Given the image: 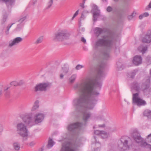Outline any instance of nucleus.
I'll return each instance as SVG.
<instances>
[{"instance_id":"4be33fe9","label":"nucleus","mask_w":151,"mask_h":151,"mask_svg":"<svg viewBox=\"0 0 151 151\" xmlns=\"http://www.w3.org/2000/svg\"><path fill=\"white\" fill-rule=\"evenodd\" d=\"M138 50L140 51L142 54H144L147 50V47L146 46H143L142 45L140 46L138 48Z\"/></svg>"},{"instance_id":"e433bc0d","label":"nucleus","mask_w":151,"mask_h":151,"mask_svg":"<svg viewBox=\"0 0 151 151\" xmlns=\"http://www.w3.org/2000/svg\"><path fill=\"white\" fill-rule=\"evenodd\" d=\"M9 87H8L6 88V89H4V91L5 93V94L7 95H9V94L10 92L9 91L7 90L9 88Z\"/></svg>"},{"instance_id":"ea45409f","label":"nucleus","mask_w":151,"mask_h":151,"mask_svg":"<svg viewBox=\"0 0 151 151\" xmlns=\"http://www.w3.org/2000/svg\"><path fill=\"white\" fill-rule=\"evenodd\" d=\"M112 8L110 6H108L106 9V11L108 12H110L112 10Z\"/></svg>"},{"instance_id":"f03ea898","label":"nucleus","mask_w":151,"mask_h":151,"mask_svg":"<svg viewBox=\"0 0 151 151\" xmlns=\"http://www.w3.org/2000/svg\"><path fill=\"white\" fill-rule=\"evenodd\" d=\"M94 32L97 37L102 34L107 33L102 36L101 38L98 39L95 42L93 45V50H97L99 47H104L110 48L112 47L113 44V37L106 28L96 27L95 28Z\"/></svg>"},{"instance_id":"58836bf2","label":"nucleus","mask_w":151,"mask_h":151,"mask_svg":"<svg viewBox=\"0 0 151 151\" xmlns=\"http://www.w3.org/2000/svg\"><path fill=\"white\" fill-rule=\"evenodd\" d=\"M79 12V10L77 11L74 14L73 17H72L71 20H72L73 19L78 15Z\"/></svg>"},{"instance_id":"603ef678","label":"nucleus","mask_w":151,"mask_h":151,"mask_svg":"<svg viewBox=\"0 0 151 151\" xmlns=\"http://www.w3.org/2000/svg\"><path fill=\"white\" fill-rule=\"evenodd\" d=\"M64 75L62 73H61L60 75V79H63V78Z\"/></svg>"},{"instance_id":"6e6552de","label":"nucleus","mask_w":151,"mask_h":151,"mask_svg":"<svg viewBox=\"0 0 151 151\" xmlns=\"http://www.w3.org/2000/svg\"><path fill=\"white\" fill-rule=\"evenodd\" d=\"M26 124L21 122L18 123L16 126L17 131L18 134L23 137H27L28 135V131Z\"/></svg>"},{"instance_id":"39448f33","label":"nucleus","mask_w":151,"mask_h":151,"mask_svg":"<svg viewBox=\"0 0 151 151\" xmlns=\"http://www.w3.org/2000/svg\"><path fill=\"white\" fill-rule=\"evenodd\" d=\"M130 135L134 141L141 147L149 148L151 149V145L144 141L143 138L141 137L137 130H132L130 132Z\"/></svg>"},{"instance_id":"4d7b16f0","label":"nucleus","mask_w":151,"mask_h":151,"mask_svg":"<svg viewBox=\"0 0 151 151\" xmlns=\"http://www.w3.org/2000/svg\"><path fill=\"white\" fill-rule=\"evenodd\" d=\"M83 17H84V15H83V14H82L81 15V18H83Z\"/></svg>"},{"instance_id":"6ab92c4d","label":"nucleus","mask_w":151,"mask_h":151,"mask_svg":"<svg viewBox=\"0 0 151 151\" xmlns=\"http://www.w3.org/2000/svg\"><path fill=\"white\" fill-rule=\"evenodd\" d=\"M12 146L13 148L16 151H18L19 150L20 145L19 142H14L13 143Z\"/></svg>"},{"instance_id":"8fccbe9b","label":"nucleus","mask_w":151,"mask_h":151,"mask_svg":"<svg viewBox=\"0 0 151 151\" xmlns=\"http://www.w3.org/2000/svg\"><path fill=\"white\" fill-rule=\"evenodd\" d=\"M35 144V143L34 142H32L29 143V145L31 146H32Z\"/></svg>"},{"instance_id":"b1692460","label":"nucleus","mask_w":151,"mask_h":151,"mask_svg":"<svg viewBox=\"0 0 151 151\" xmlns=\"http://www.w3.org/2000/svg\"><path fill=\"white\" fill-rule=\"evenodd\" d=\"M137 72V70H135L132 71L131 72L128 74V77L132 78H134Z\"/></svg>"},{"instance_id":"c85d7f7f","label":"nucleus","mask_w":151,"mask_h":151,"mask_svg":"<svg viewBox=\"0 0 151 151\" xmlns=\"http://www.w3.org/2000/svg\"><path fill=\"white\" fill-rule=\"evenodd\" d=\"M7 18V14H6L3 15V18L1 21V24H3L5 23L6 20Z\"/></svg>"},{"instance_id":"09e8293b","label":"nucleus","mask_w":151,"mask_h":151,"mask_svg":"<svg viewBox=\"0 0 151 151\" xmlns=\"http://www.w3.org/2000/svg\"><path fill=\"white\" fill-rule=\"evenodd\" d=\"M142 14H143L144 17H147L149 15L148 13L147 12H145Z\"/></svg>"},{"instance_id":"864d4df0","label":"nucleus","mask_w":151,"mask_h":151,"mask_svg":"<svg viewBox=\"0 0 151 151\" xmlns=\"http://www.w3.org/2000/svg\"><path fill=\"white\" fill-rule=\"evenodd\" d=\"M99 127H104L105 126V124H103L102 125H99Z\"/></svg>"},{"instance_id":"c9c22d12","label":"nucleus","mask_w":151,"mask_h":151,"mask_svg":"<svg viewBox=\"0 0 151 151\" xmlns=\"http://www.w3.org/2000/svg\"><path fill=\"white\" fill-rule=\"evenodd\" d=\"M84 67V66L83 65L78 64L76 66L75 68L76 70H78L82 68H83Z\"/></svg>"},{"instance_id":"9b49d317","label":"nucleus","mask_w":151,"mask_h":151,"mask_svg":"<svg viewBox=\"0 0 151 151\" xmlns=\"http://www.w3.org/2000/svg\"><path fill=\"white\" fill-rule=\"evenodd\" d=\"M22 38L20 37H17L13 40L9 41L8 46L12 47V46L18 44L22 41Z\"/></svg>"},{"instance_id":"7ed1b4c3","label":"nucleus","mask_w":151,"mask_h":151,"mask_svg":"<svg viewBox=\"0 0 151 151\" xmlns=\"http://www.w3.org/2000/svg\"><path fill=\"white\" fill-rule=\"evenodd\" d=\"M44 117V114L41 113L33 115V113L31 112L23 114L21 116L23 122L30 127L42 122Z\"/></svg>"},{"instance_id":"49530a36","label":"nucleus","mask_w":151,"mask_h":151,"mask_svg":"<svg viewBox=\"0 0 151 151\" xmlns=\"http://www.w3.org/2000/svg\"><path fill=\"white\" fill-rule=\"evenodd\" d=\"M81 40L82 42L84 43H85L86 42V39L83 37H81Z\"/></svg>"},{"instance_id":"ddd939ff","label":"nucleus","mask_w":151,"mask_h":151,"mask_svg":"<svg viewBox=\"0 0 151 151\" xmlns=\"http://www.w3.org/2000/svg\"><path fill=\"white\" fill-rule=\"evenodd\" d=\"M5 3L8 9L10 10L13 5H14L15 0H0Z\"/></svg>"},{"instance_id":"a18cd8bd","label":"nucleus","mask_w":151,"mask_h":151,"mask_svg":"<svg viewBox=\"0 0 151 151\" xmlns=\"http://www.w3.org/2000/svg\"><path fill=\"white\" fill-rule=\"evenodd\" d=\"M147 138L148 141L151 142V133L147 136Z\"/></svg>"},{"instance_id":"052dcab7","label":"nucleus","mask_w":151,"mask_h":151,"mask_svg":"<svg viewBox=\"0 0 151 151\" xmlns=\"http://www.w3.org/2000/svg\"><path fill=\"white\" fill-rule=\"evenodd\" d=\"M86 0H83V2H84V3H85V1H86Z\"/></svg>"},{"instance_id":"5fc2aeb1","label":"nucleus","mask_w":151,"mask_h":151,"mask_svg":"<svg viewBox=\"0 0 151 151\" xmlns=\"http://www.w3.org/2000/svg\"><path fill=\"white\" fill-rule=\"evenodd\" d=\"M148 7L150 9L151 8V1L150 2L149 4L148 5Z\"/></svg>"},{"instance_id":"c756f323","label":"nucleus","mask_w":151,"mask_h":151,"mask_svg":"<svg viewBox=\"0 0 151 151\" xmlns=\"http://www.w3.org/2000/svg\"><path fill=\"white\" fill-rule=\"evenodd\" d=\"M104 58L105 59H107L109 56V51H105L103 52Z\"/></svg>"},{"instance_id":"680f3d73","label":"nucleus","mask_w":151,"mask_h":151,"mask_svg":"<svg viewBox=\"0 0 151 151\" xmlns=\"http://www.w3.org/2000/svg\"><path fill=\"white\" fill-rule=\"evenodd\" d=\"M115 1H117L118 0H114Z\"/></svg>"},{"instance_id":"4468645a","label":"nucleus","mask_w":151,"mask_h":151,"mask_svg":"<svg viewBox=\"0 0 151 151\" xmlns=\"http://www.w3.org/2000/svg\"><path fill=\"white\" fill-rule=\"evenodd\" d=\"M142 58L140 56L136 55L134 57L133 62L135 65H138L142 63Z\"/></svg>"},{"instance_id":"13d9d810","label":"nucleus","mask_w":151,"mask_h":151,"mask_svg":"<svg viewBox=\"0 0 151 151\" xmlns=\"http://www.w3.org/2000/svg\"><path fill=\"white\" fill-rule=\"evenodd\" d=\"M61 1L63 2L65 1L66 0H60Z\"/></svg>"},{"instance_id":"393cba45","label":"nucleus","mask_w":151,"mask_h":151,"mask_svg":"<svg viewBox=\"0 0 151 151\" xmlns=\"http://www.w3.org/2000/svg\"><path fill=\"white\" fill-rule=\"evenodd\" d=\"M77 77V75L76 74L72 75L69 78L70 83H73L75 81Z\"/></svg>"},{"instance_id":"f704fd0d","label":"nucleus","mask_w":151,"mask_h":151,"mask_svg":"<svg viewBox=\"0 0 151 151\" xmlns=\"http://www.w3.org/2000/svg\"><path fill=\"white\" fill-rule=\"evenodd\" d=\"M102 131L96 130L94 132V134L97 135L101 136Z\"/></svg>"},{"instance_id":"f257e3e1","label":"nucleus","mask_w":151,"mask_h":151,"mask_svg":"<svg viewBox=\"0 0 151 151\" xmlns=\"http://www.w3.org/2000/svg\"><path fill=\"white\" fill-rule=\"evenodd\" d=\"M106 63L102 62L98 68V74L96 78H88L83 80L81 82L75 84L73 88L79 96L73 101V105L76 110L80 111L83 107L82 111L83 119L84 124L77 122L69 124L68 130L74 134L78 130L83 127L86 122L91 116L88 110L92 109L96 104L97 96L99 93L96 90L97 87L100 88L102 86L101 82H98L105 76L104 71Z\"/></svg>"},{"instance_id":"2eb2a0df","label":"nucleus","mask_w":151,"mask_h":151,"mask_svg":"<svg viewBox=\"0 0 151 151\" xmlns=\"http://www.w3.org/2000/svg\"><path fill=\"white\" fill-rule=\"evenodd\" d=\"M94 139L96 142L95 144H93L92 145V147H93V148L92 149V151H99L101 144L98 142H97L95 137H94Z\"/></svg>"},{"instance_id":"f3484780","label":"nucleus","mask_w":151,"mask_h":151,"mask_svg":"<svg viewBox=\"0 0 151 151\" xmlns=\"http://www.w3.org/2000/svg\"><path fill=\"white\" fill-rule=\"evenodd\" d=\"M39 101L36 100L34 103L33 106L31 109V111L32 113L37 110L39 107Z\"/></svg>"},{"instance_id":"bf43d9fd","label":"nucleus","mask_w":151,"mask_h":151,"mask_svg":"<svg viewBox=\"0 0 151 151\" xmlns=\"http://www.w3.org/2000/svg\"><path fill=\"white\" fill-rule=\"evenodd\" d=\"M104 2H107V0H102Z\"/></svg>"},{"instance_id":"4c0bfd02","label":"nucleus","mask_w":151,"mask_h":151,"mask_svg":"<svg viewBox=\"0 0 151 151\" xmlns=\"http://www.w3.org/2000/svg\"><path fill=\"white\" fill-rule=\"evenodd\" d=\"M93 9L95 11V12H99L98 6L96 5H93Z\"/></svg>"},{"instance_id":"dca6fc26","label":"nucleus","mask_w":151,"mask_h":151,"mask_svg":"<svg viewBox=\"0 0 151 151\" xmlns=\"http://www.w3.org/2000/svg\"><path fill=\"white\" fill-rule=\"evenodd\" d=\"M151 42V33L146 34L142 39V42L149 43Z\"/></svg>"},{"instance_id":"0eeeda50","label":"nucleus","mask_w":151,"mask_h":151,"mask_svg":"<svg viewBox=\"0 0 151 151\" xmlns=\"http://www.w3.org/2000/svg\"><path fill=\"white\" fill-rule=\"evenodd\" d=\"M150 83V78L149 77H147L145 79V81L140 86L139 84L136 82L132 83V86L133 88L137 91H144L149 88Z\"/></svg>"},{"instance_id":"aec40b11","label":"nucleus","mask_w":151,"mask_h":151,"mask_svg":"<svg viewBox=\"0 0 151 151\" xmlns=\"http://www.w3.org/2000/svg\"><path fill=\"white\" fill-rule=\"evenodd\" d=\"M144 115L147 116L148 118L151 119V111L146 110L143 113Z\"/></svg>"},{"instance_id":"5701e85b","label":"nucleus","mask_w":151,"mask_h":151,"mask_svg":"<svg viewBox=\"0 0 151 151\" xmlns=\"http://www.w3.org/2000/svg\"><path fill=\"white\" fill-rule=\"evenodd\" d=\"M54 144L55 143L52 140V139L49 138L48 140V144L47 145V147L49 149L50 148L53 146Z\"/></svg>"},{"instance_id":"72a5a7b5","label":"nucleus","mask_w":151,"mask_h":151,"mask_svg":"<svg viewBox=\"0 0 151 151\" xmlns=\"http://www.w3.org/2000/svg\"><path fill=\"white\" fill-rule=\"evenodd\" d=\"M10 84L12 86H18V82L15 81H13L11 82Z\"/></svg>"},{"instance_id":"1a4fd4ad","label":"nucleus","mask_w":151,"mask_h":151,"mask_svg":"<svg viewBox=\"0 0 151 151\" xmlns=\"http://www.w3.org/2000/svg\"><path fill=\"white\" fill-rule=\"evenodd\" d=\"M132 101L133 103L139 106H144L146 104L145 101L139 97L138 93L133 94Z\"/></svg>"},{"instance_id":"a211bd4d","label":"nucleus","mask_w":151,"mask_h":151,"mask_svg":"<svg viewBox=\"0 0 151 151\" xmlns=\"http://www.w3.org/2000/svg\"><path fill=\"white\" fill-rule=\"evenodd\" d=\"M27 14H22L19 17L18 22L21 24L23 23L27 19Z\"/></svg>"},{"instance_id":"f8f14e48","label":"nucleus","mask_w":151,"mask_h":151,"mask_svg":"<svg viewBox=\"0 0 151 151\" xmlns=\"http://www.w3.org/2000/svg\"><path fill=\"white\" fill-rule=\"evenodd\" d=\"M60 151H75V150L70 147L69 142H66L63 144L62 147Z\"/></svg>"},{"instance_id":"bb28decb","label":"nucleus","mask_w":151,"mask_h":151,"mask_svg":"<svg viewBox=\"0 0 151 151\" xmlns=\"http://www.w3.org/2000/svg\"><path fill=\"white\" fill-rule=\"evenodd\" d=\"M99 12H94L93 14V20L95 21L97 20L98 17L99 16Z\"/></svg>"},{"instance_id":"20e7f679","label":"nucleus","mask_w":151,"mask_h":151,"mask_svg":"<svg viewBox=\"0 0 151 151\" xmlns=\"http://www.w3.org/2000/svg\"><path fill=\"white\" fill-rule=\"evenodd\" d=\"M70 36L66 29H60L55 32L52 39L55 42H62L69 39Z\"/></svg>"},{"instance_id":"c03bdc74","label":"nucleus","mask_w":151,"mask_h":151,"mask_svg":"<svg viewBox=\"0 0 151 151\" xmlns=\"http://www.w3.org/2000/svg\"><path fill=\"white\" fill-rule=\"evenodd\" d=\"M3 86L2 85L0 84V96L2 93V90Z\"/></svg>"},{"instance_id":"37998d69","label":"nucleus","mask_w":151,"mask_h":151,"mask_svg":"<svg viewBox=\"0 0 151 151\" xmlns=\"http://www.w3.org/2000/svg\"><path fill=\"white\" fill-rule=\"evenodd\" d=\"M117 128L116 127H113L111 128V131L112 132H115L117 130Z\"/></svg>"},{"instance_id":"e2e57ef3","label":"nucleus","mask_w":151,"mask_h":151,"mask_svg":"<svg viewBox=\"0 0 151 151\" xmlns=\"http://www.w3.org/2000/svg\"><path fill=\"white\" fill-rule=\"evenodd\" d=\"M0 151H2V150L0 148Z\"/></svg>"},{"instance_id":"7c9ffc66","label":"nucleus","mask_w":151,"mask_h":151,"mask_svg":"<svg viewBox=\"0 0 151 151\" xmlns=\"http://www.w3.org/2000/svg\"><path fill=\"white\" fill-rule=\"evenodd\" d=\"M136 13L134 12H133L131 15L128 16V19L129 20H131L134 17L136 16Z\"/></svg>"},{"instance_id":"a878e982","label":"nucleus","mask_w":151,"mask_h":151,"mask_svg":"<svg viewBox=\"0 0 151 151\" xmlns=\"http://www.w3.org/2000/svg\"><path fill=\"white\" fill-rule=\"evenodd\" d=\"M43 40V37L41 36L38 37L34 43L36 45L42 43Z\"/></svg>"},{"instance_id":"a19ab883","label":"nucleus","mask_w":151,"mask_h":151,"mask_svg":"<svg viewBox=\"0 0 151 151\" xmlns=\"http://www.w3.org/2000/svg\"><path fill=\"white\" fill-rule=\"evenodd\" d=\"M3 125L0 124V135L1 134V133L3 131Z\"/></svg>"},{"instance_id":"9d476101","label":"nucleus","mask_w":151,"mask_h":151,"mask_svg":"<svg viewBox=\"0 0 151 151\" xmlns=\"http://www.w3.org/2000/svg\"><path fill=\"white\" fill-rule=\"evenodd\" d=\"M50 86L49 83H41L37 85L35 87L34 90L36 92L38 91H45Z\"/></svg>"},{"instance_id":"79ce46f5","label":"nucleus","mask_w":151,"mask_h":151,"mask_svg":"<svg viewBox=\"0 0 151 151\" xmlns=\"http://www.w3.org/2000/svg\"><path fill=\"white\" fill-rule=\"evenodd\" d=\"M24 83V82L23 81L21 80L19 82H18V85L21 86Z\"/></svg>"},{"instance_id":"2f4dec72","label":"nucleus","mask_w":151,"mask_h":151,"mask_svg":"<svg viewBox=\"0 0 151 151\" xmlns=\"http://www.w3.org/2000/svg\"><path fill=\"white\" fill-rule=\"evenodd\" d=\"M53 0H49V1L47 4V6L46 9H49L52 6L53 4Z\"/></svg>"},{"instance_id":"412c9836","label":"nucleus","mask_w":151,"mask_h":151,"mask_svg":"<svg viewBox=\"0 0 151 151\" xmlns=\"http://www.w3.org/2000/svg\"><path fill=\"white\" fill-rule=\"evenodd\" d=\"M100 136L103 139L107 138L109 137V134L104 131H102Z\"/></svg>"},{"instance_id":"de8ad7c7","label":"nucleus","mask_w":151,"mask_h":151,"mask_svg":"<svg viewBox=\"0 0 151 151\" xmlns=\"http://www.w3.org/2000/svg\"><path fill=\"white\" fill-rule=\"evenodd\" d=\"M84 4L85 3H84V2L83 1L82 3H80V6L82 8H84Z\"/></svg>"},{"instance_id":"6e6d98bb","label":"nucleus","mask_w":151,"mask_h":151,"mask_svg":"<svg viewBox=\"0 0 151 151\" xmlns=\"http://www.w3.org/2000/svg\"><path fill=\"white\" fill-rule=\"evenodd\" d=\"M21 25L20 24H19L17 25V27L16 28L17 29H18L20 28V26H21Z\"/></svg>"},{"instance_id":"3c124183","label":"nucleus","mask_w":151,"mask_h":151,"mask_svg":"<svg viewBox=\"0 0 151 151\" xmlns=\"http://www.w3.org/2000/svg\"><path fill=\"white\" fill-rule=\"evenodd\" d=\"M144 17L143 14H142L139 16V19H142Z\"/></svg>"},{"instance_id":"cd10ccee","label":"nucleus","mask_w":151,"mask_h":151,"mask_svg":"<svg viewBox=\"0 0 151 151\" xmlns=\"http://www.w3.org/2000/svg\"><path fill=\"white\" fill-rule=\"evenodd\" d=\"M14 24V23H12L11 24H9L6 27V29L5 31V33L6 35H8L9 33V31L12 26Z\"/></svg>"},{"instance_id":"423d86ee","label":"nucleus","mask_w":151,"mask_h":151,"mask_svg":"<svg viewBox=\"0 0 151 151\" xmlns=\"http://www.w3.org/2000/svg\"><path fill=\"white\" fill-rule=\"evenodd\" d=\"M133 145L132 140L129 137L127 139L122 137L118 142V147L122 151L128 150L132 148Z\"/></svg>"},{"instance_id":"473e14b6","label":"nucleus","mask_w":151,"mask_h":151,"mask_svg":"<svg viewBox=\"0 0 151 151\" xmlns=\"http://www.w3.org/2000/svg\"><path fill=\"white\" fill-rule=\"evenodd\" d=\"M63 72L65 73H67L69 71V68L68 67L65 66L62 68Z\"/></svg>"}]
</instances>
